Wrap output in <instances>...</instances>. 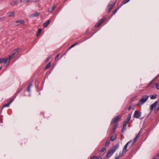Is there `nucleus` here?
Listing matches in <instances>:
<instances>
[{
    "mask_svg": "<svg viewBox=\"0 0 159 159\" xmlns=\"http://www.w3.org/2000/svg\"><path fill=\"white\" fill-rule=\"evenodd\" d=\"M40 15V13L36 12L34 13L33 14L30 15V18H33L34 17H36L39 16Z\"/></svg>",
    "mask_w": 159,
    "mask_h": 159,
    "instance_id": "ddd939ff",
    "label": "nucleus"
},
{
    "mask_svg": "<svg viewBox=\"0 0 159 159\" xmlns=\"http://www.w3.org/2000/svg\"><path fill=\"white\" fill-rule=\"evenodd\" d=\"M159 102V99H158L157 101L153 103L152 105H151L150 109L152 111L153 110L154 108H156L157 105V103Z\"/></svg>",
    "mask_w": 159,
    "mask_h": 159,
    "instance_id": "9d476101",
    "label": "nucleus"
},
{
    "mask_svg": "<svg viewBox=\"0 0 159 159\" xmlns=\"http://www.w3.org/2000/svg\"><path fill=\"white\" fill-rule=\"evenodd\" d=\"M1 69H2V66H0V70H1Z\"/></svg>",
    "mask_w": 159,
    "mask_h": 159,
    "instance_id": "de8ad7c7",
    "label": "nucleus"
},
{
    "mask_svg": "<svg viewBox=\"0 0 159 159\" xmlns=\"http://www.w3.org/2000/svg\"><path fill=\"white\" fill-rule=\"evenodd\" d=\"M158 77V75L152 81H151L149 83V84H148V86L151 85L152 84V81H155L156 80V79Z\"/></svg>",
    "mask_w": 159,
    "mask_h": 159,
    "instance_id": "cd10ccee",
    "label": "nucleus"
},
{
    "mask_svg": "<svg viewBox=\"0 0 159 159\" xmlns=\"http://www.w3.org/2000/svg\"><path fill=\"white\" fill-rule=\"evenodd\" d=\"M1 18H0V20H1Z\"/></svg>",
    "mask_w": 159,
    "mask_h": 159,
    "instance_id": "8fccbe9b",
    "label": "nucleus"
},
{
    "mask_svg": "<svg viewBox=\"0 0 159 159\" xmlns=\"http://www.w3.org/2000/svg\"><path fill=\"white\" fill-rule=\"evenodd\" d=\"M51 62H50L48 63L46 66L44 68V70H45L47 69H48L51 66Z\"/></svg>",
    "mask_w": 159,
    "mask_h": 159,
    "instance_id": "6ab92c4d",
    "label": "nucleus"
},
{
    "mask_svg": "<svg viewBox=\"0 0 159 159\" xmlns=\"http://www.w3.org/2000/svg\"><path fill=\"white\" fill-rule=\"evenodd\" d=\"M157 95L156 94L152 95L150 96V98L151 99H153L156 98Z\"/></svg>",
    "mask_w": 159,
    "mask_h": 159,
    "instance_id": "393cba45",
    "label": "nucleus"
},
{
    "mask_svg": "<svg viewBox=\"0 0 159 159\" xmlns=\"http://www.w3.org/2000/svg\"><path fill=\"white\" fill-rule=\"evenodd\" d=\"M97 159H102L101 157L99 156L97 158Z\"/></svg>",
    "mask_w": 159,
    "mask_h": 159,
    "instance_id": "c03bdc74",
    "label": "nucleus"
},
{
    "mask_svg": "<svg viewBox=\"0 0 159 159\" xmlns=\"http://www.w3.org/2000/svg\"><path fill=\"white\" fill-rule=\"evenodd\" d=\"M148 98V96L147 95L143 96L138 103L137 105L139 106L142 105L147 100Z\"/></svg>",
    "mask_w": 159,
    "mask_h": 159,
    "instance_id": "20e7f679",
    "label": "nucleus"
},
{
    "mask_svg": "<svg viewBox=\"0 0 159 159\" xmlns=\"http://www.w3.org/2000/svg\"><path fill=\"white\" fill-rule=\"evenodd\" d=\"M119 9V7L116 8L115 10L113 11L112 13L111 14V17L117 12Z\"/></svg>",
    "mask_w": 159,
    "mask_h": 159,
    "instance_id": "4be33fe9",
    "label": "nucleus"
},
{
    "mask_svg": "<svg viewBox=\"0 0 159 159\" xmlns=\"http://www.w3.org/2000/svg\"><path fill=\"white\" fill-rule=\"evenodd\" d=\"M158 156L159 155L158 154L157 156H155L153 159H158Z\"/></svg>",
    "mask_w": 159,
    "mask_h": 159,
    "instance_id": "f704fd0d",
    "label": "nucleus"
},
{
    "mask_svg": "<svg viewBox=\"0 0 159 159\" xmlns=\"http://www.w3.org/2000/svg\"><path fill=\"white\" fill-rule=\"evenodd\" d=\"M10 105V104L9 102L8 103L4 105L3 106V107L2 108L3 109L4 107H9V106Z\"/></svg>",
    "mask_w": 159,
    "mask_h": 159,
    "instance_id": "2f4dec72",
    "label": "nucleus"
},
{
    "mask_svg": "<svg viewBox=\"0 0 159 159\" xmlns=\"http://www.w3.org/2000/svg\"><path fill=\"white\" fill-rule=\"evenodd\" d=\"M135 142L134 141H132V140L129 141L124 146L123 150L122 153L125 154L127 152L128 150L127 149V148L128 145H129V148L131 147L135 143Z\"/></svg>",
    "mask_w": 159,
    "mask_h": 159,
    "instance_id": "f03ea898",
    "label": "nucleus"
},
{
    "mask_svg": "<svg viewBox=\"0 0 159 159\" xmlns=\"http://www.w3.org/2000/svg\"><path fill=\"white\" fill-rule=\"evenodd\" d=\"M110 141L109 140H107L106 142L105 146H108L109 145V144H110Z\"/></svg>",
    "mask_w": 159,
    "mask_h": 159,
    "instance_id": "7c9ffc66",
    "label": "nucleus"
},
{
    "mask_svg": "<svg viewBox=\"0 0 159 159\" xmlns=\"http://www.w3.org/2000/svg\"><path fill=\"white\" fill-rule=\"evenodd\" d=\"M120 156V154L119 156H116L115 157V159H119Z\"/></svg>",
    "mask_w": 159,
    "mask_h": 159,
    "instance_id": "c9c22d12",
    "label": "nucleus"
},
{
    "mask_svg": "<svg viewBox=\"0 0 159 159\" xmlns=\"http://www.w3.org/2000/svg\"><path fill=\"white\" fill-rule=\"evenodd\" d=\"M33 84L32 82H30L29 84L27 87V91L28 92H30V88L32 86Z\"/></svg>",
    "mask_w": 159,
    "mask_h": 159,
    "instance_id": "a211bd4d",
    "label": "nucleus"
},
{
    "mask_svg": "<svg viewBox=\"0 0 159 159\" xmlns=\"http://www.w3.org/2000/svg\"><path fill=\"white\" fill-rule=\"evenodd\" d=\"M78 44V42H76L75 43H74V44L75 45V46L76 45Z\"/></svg>",
    "mask_w": 159,
    "mask_h": 159,
    "instance_id": "49530a36",
    "label": "nucleus"
},
{
    "mask_svg": "<svg viewBox=\"0 0 159 159\" xmlns=\"http://www.w3.org/2000/svg\"><path fill=\"white\" fill-rule=\"evenodd\" d=\"M57 6L56 5H54V6L52 7L49 8L48 10L51 12H52L56 8Z\"/></svg>",
    "mask_w": 159,
    "mask_h": 159,
    "instance_id": "2eb2a0df",
    "label": "nucleus"
},
{
    "mask_svg": "<svg viewBox=\"0 0 159 159\" xmlns=\"http://www.w3.org/2000/svg\"><path fill=\"white\" fill-rule=\"evenodd\" d=\"M131 118V114H129L128 115V117L126 119V120L123 123V128L122 129V131L123 132L126 129V125L129 121L130 120Z\"/></svg>",
    "mask_w": 159,
    "mask_h": 159,
    "instance_id": "7ed1b4c3",
    "label": "nucleus"
},
{
    "mask_svg": "<svg viewBox=\"0 0 159 159\" xmlns=\"http://www.w3.org/2000/svg\"><path fill=\"white\" fill-rule=\"evenodd\" d=\"M156 86V88H157L159 90V84H157Z\"/></svg>",
    "mask_w": 159,
    "mask_h": 159,
    "instance_id": "58836bf2",
    "label": "nucleus"
},
{
    "mask_svg": "<svg viewBox=\"0 0 159 159\" xmlns=\"http://www.w3.org/2000/svg\"><path fill=\"white\" fill-rule=\"evenodd\" d=\"M50 21L51 20H48L46 22H45L43 24V26L45 28L47 27L49 24Z\"/></svg>",
    "mask_w": 159,
    "mask_h": 159,
    "instance_id": "4468645a",
    "label": "nucleus"
},
{
    "mask_svg": "<svg viewBox=\"0 0 159 159\" xmlns=\"http://www.w3.org/2000/svg\"><path fill=\"white\" fill-rule=\"evenodd\" d=\"M24 21L23 20H17L16 21L15 25L16 26H17L19 25L20 24H24Z\"/></svg>",
    "mask_w": 159,
    "mask_h": 159,
    "instance_id": "9b49d317",
    "label": "nucleus"
},
{
    "mask_svg": "<svg viewBox=\"0 0 159 159\" xmlns=\"http://www.w3.org/2000/svg\"><path fill=\"white\" fill-rule=\"evenodd\" d=\"M159 110V104L158 105V107L157 108H155L154 111L155 112H157Z\"/></svg>",
    "mask_w": 159,
    "mask_h": 159,
    "instance_id": "bb28decb",
    "label": "nucleus"
},
{
    "mask_svg": "<svg viewBox=\"0 0 159 159\" xmlns=\"http://www.w3.org/2000/svg\"><path fill=\"white\" fill-rule=\"evenodd\" d=\"M23 88H21V89H20L19 90V91H18L17 92V93L18 94V93H20V92H21L22 91V90H23Z\"/></svg>",
    "mask_w": 159,
    "mask_h": 159,
    "instance_id": "e433bc0d",
    "label": "nucleus"
},
{
    "mask_svg": "<svg viewBox=\"0 0 159 159\" xmlns=\"http://www.w3.org/2000/svg\"><path fill=\"white\" fill-rule=\"evenodd\" d=\"M157 84H156V83H154V84H153L152 85V88H155V87H156V85H157Z\"/></svg>",
    "mask_w": 159,
    "mask_h": 159,
    "instance_id": "4c0bfd02",
    "label": "nucleus"
},
{
    "mask_svg": "<svg viewBox=\"0 0 159 159\" xmlns=\"http://www.w3.org/2000/svg\"><path fill=\"white\" fill-rule=\"evenodd\" d=\"M113 126V128L112 130V132H114L115 131L116 128L118 126V124H116L115 125H111Z\"/></svg>",
    "mask_w": 159,
    "mask_h": 159,
    "instance_id": "aec40b11",
    "label": "nucleus"
},
{
    "mask_svg": "<svg viewBox=\"0 0 159 159\" xmlns=\"http://www.w3.org/2000/svg\"><path fill=\"white\" fill-rule=\"evenodd\" d=\"M90 159H97V157L96 156H94L91 157Z\"/></svg>",
    "mask_w": 159,
    "mask_h": 159,
    "instance_id": "473e14b6",
    "label": "nucleus"
},
{
    "mask_svg": "<svg viewBox=\"0 0 159 159\" xmlns=\"http://www.w3.org/2000/svg\"><path fill=\"white\" fill-rule=\"evenodd\" d=\"M11 57H9V58L5 57L3 58H0V63L4 62V63H7V62L9 63L10 61V59Z\"/></svg>",
    "mask_w": 159,
    "mask_h": 159,
    "instance_id": "6e6552de",
    "label": "nucleus"
},
{
    "mask_svg": "<svg viewBox=\"0 0 159 159\" xmlns=\"http://www.w3.org/2000/svg\"><path fill=\"white\" fill-rule=\"evenodd\" d=\"M8 17L14 16L15 13L14 12H9L7 13Z\"/></svg>",
    "mask_w": 159,
    "mask_h": 159,
    "instance_id": "dca6fc26",
    "label": "nucleus"
},
{
    "mask_svg": "<svg viewBox=\"0 0 159 159\" xmlns=\"http://www.w3.org/2000/svg\"><path fill=\"white\" fill-rule=\"evenodd\" d=\"M119 145L117 144L114 146L112 148L110 149L106 155V157L107 158H109L113 153L115 152L117 148L119 147Z\"/></svg>",
    "mask_w": 159,
    "mask_h": 159,
    "instance_id": "f257e3e1",
    "label": "nucleus"
},
{
    "mask_svg": "<svg viewBox=\"0 0 159 159\" xmlns=\"http://www.w3.org/2000/svg\"><path fill=\"white\" fill-rule=\"evenodd\" d=\"M121 116L120 115H118L115 116L114 118H113L111 122V125H115L116 124H118L117 122H118L119 120L121 118Z\"/></svg>",
    "mask_w": 159,
    "mask_h": 159,
    "instance_id": "39448f33",
    "label": "nucleus"
},
{
    "mask_svg": "<svg viewBox=\"0 0 159 159\" xmlns=\"http://www.w3.org/2000/svg\"><path fill=\"white\" fill-rule=\"evenodd\" d=\"M115 2H111L107 6L106 10L108 13H109L113 7L115 5Z\"/></svg>",
    "mask_w": 159,
    "mask_h": 159,
    "instance_id": "423d86ee",
    "label": "nucleus"
},
{
    "mask_svg": "<svg viewBox=\"0 0 159 159\" xmlns=\"http://www.w3.org/2000/svg\"><path fill=\"white\" fill-rule=\"evenodd\" d=\"M20 48H17L14 50L12 53V55L11 56H9V57H11L10 59L12 58L13 57V56L16 54V52H17L19 50Z\"/></svg>",
    "mask_w": 159,
    "mask_h": 159,
    "instance_id": "f8f14e48",
    "label": "nucleus"
},
{
    "mask_svg": "<svg viewBox=\"0 0 159 159\" xmlns=\"http://www.w3.org/2000/svg\"><path fill=\"white\" fill-rule=\"evenodd\" d=\"M132 109V107H131V106H130L129 107V108H128V110L129 111H130V110H131V109Z\"/></svg>",
    "mask_w": 159,
    "mask_h": 159,
    "instance_id": "37998d69",
    "label": "nucleus"
},
{
    "mask_svg": "<svg viewBox=\"0 0 159 159\" xmlns=\"http://www.w3.org/2000/svg\"><path fill=\"white\" fill-rule=\"evenodd\" d=\"M42 29L41 28H39L38 30V32L37 34V36H39L42 31Z\"/></svg>",
    "mask_w": 159,
    "mask_h": 159,
    "instance_id": "5701e85b",
    "label": "nucleus"
},
{
    "mask_svg": "<svg viewBox=\"0 0 159 159\" xmlns=\"http://www.w3.org/2000/svg\"><path fill=\"white\" fill-rule=\"evenodd\" d=\"M106 148H105L103 147V148H102L101 149L100 152H105V151H106Z\"/></svg>",
    "mask_w": 159,
    "mask_h": 159,
    "instance_id": "c756f323",
    "label": "nucleus"
},
{
    "mask_svg": "<svg viewBox=\"0 0 159 159\" xmlns=\"http://www.w3.org/2000/svg\"><path fill=\"white\" fill-rule=\"evenodd\" d=\"M116 136L115 135H114L111 136V138H110L111 140L112 141H114L115 140V139L116 138Z\"/></svg>",
    "mask_w": 159,
    "mask_h": 159,
    "instance_id": "b1692460",
    "label": "nucleus"
},
{
    "mask_svg": "<svg viewBox=\"0 0 159 159\" xmlns=\"http://www.w3.org/2000/svg\"><path fill=\"white\" fill-rule=\"evenodd\" d=\"M30 0H25L26 2L27 3L29 2H30Z\"/></svg>",
    "mask_w": 159,
    "mask_h": 159,
    "instance_id": "a18cd8bd",
    "label": "nucleus"
},
{
    "mask_svg": "<svg viewBox=\"0 0 159 159\" xmlns=\"http://www.w3.org/2000/svg\"><path fill=\"white\" fill-rule=\"evenodd\" d=\"M51 57H52V56L51 55L47 57V58L46 59V60H45L46 62H48L49 60L51 58Z\"/></svg>",
    "mask_w": 159,
    "mask_h": 159,
    "instance_id": "c85d7f7f",
    "label": "nucleus"
},
{
    "mask_svg": "<svg viewBox=\"0 0 159 159\" xmlns=\"http://www.w3.org/2000/svg\"><path fill=\"white\" fill-rule=\"evenodd\" d=\"M141 112L138 110H136L134 113L133 117L136 119L139 118L141 116Z\"/></svg>",
    "mask_w": 159,
    "mask_h": 159,
    "instance_id": "1a4fd4ad",
    "label": "nucleus"
},
{
    "mask_svg": "<svg viewBox=\"0 0 159 159\" xmlns=\"http://www.w3.org/2000/svg\"><path fill=\"white\" fill-rule=\"evenodd\" d=\"M106 20V18L105 17H103L102 19H100L98 22L95 25V27H99Z\"/></svg>",
    "mask_w": 159,
    "mask_h": 159,
    "instance_id": "0eeeda50",
    "label": "nucleus"
},
{
    "mask_svg": "<svg viewBox=\"0 0 159 159\" xmlns=\"http://www.w3.org/2000/svg\"><path fill=\"white\" fill-rule=\"evenodd\" d=\"M140 132H139V133L136 136L135 138L134 139L133 141L135 143L137 140H138V139L139 138L140 136Z\"/></svg>",
    "mask_w": 159,
    "mask_h": 159,
    "instance_id": "f3484780",
    "label": "nucleus"
},
{
    "mask_svg": "<svg viewBox=\"0 0 159 159\" xmlns=\"http://www.w3.org/2000/svg\"><path fill=\"white\" fill-rule=\"evenodd\" d=\"M10 101L9 102V103L11 104L12 103V102L13 101V98H11L10 99Z\"/></svg>",
    "mask_w": 159,
    "mask_h": 159,
    "instance_id": "ea45409f",
    "label": "nucleus"
},
{
    "mask_svg": "<svg viewBox=\"0 0 159 159\" xmlns=\"http://www.w3.org/2000/svg\"><path fill=\"white\" fill-rule=\"evenodd\" d=\"M86 33L87 34H89V30H87L86 31Z\"/></svg>",
    "mask_w": 159,
    "mask_h": 159,
    "instance_id": "79ce46f5",
    "label": "nucleus"
},
{
    "mask_svg": "<svg viewBox=\"0 0 159 159\" xmlns=\"http://www.w3.org/2000/svg\"><path fill=\"white\" fill-rule=\"evenodd\" d=\"M130 0H124L122 2V4L121 6H122V5L126 4L128 2H129Z\"/></svg>",
    "mask_w": 159,
    "mask_h": 159,
    "instance_id": "a878e982",
    "label": "nucleus"
},
{
    "mask_svg": "<svg viewBox=\"0 0 159 159\" xmlns=\"http://www.w3.org/2000/svg\"><path fill=\"white\" fill-rule=\"evenodd\" d=\"M20 1H21V2H22V0H20Z\"/></svg>",
    "mask_w": 159,
    "mask_h": 159,
    "instance_id": "09e8293b",
    "label": "nucleus"
},
{
    "mask_svg": "<svg viewBox=\"0 0 159 159\" xmlns=\"http://www.w3.org/2000/svg\"><path fill=\"white\" fill-rule=\"evenodd\" d=\"M75 46V45H74V44H72V45L71 46H70V47L69 48V49H68L67 50H70V49L71 48H72L73 47Z\"/></svg>",
    "mask_w": 159,
    "mask_h": 159,
    "instance_id": "72a5a7b5",
    "label": "nucleus"
},
{
    "mask_svg": "<svg viewBox=\"0 0 159 159\" xmlns=\"http://www.w3.org/2000/svg\"><path fill=\"white\" fill-rule=\"evenodd\" d=\"M59 54H57V56L55 57V60H56L57 59L58 57L59 56Z\"/></svg>",
    "mask_w": 159,
    "mask_h": 159,
    "instance_id": "a19ab883",
    "label": "nucleus"
},
{
    "mask_svg": "<svg viewBox=\"0 0 159 159\" xmlns=\"http://www.w3.org/2000/svg\"><path fill=\"white\" fill-rule=\"evenodd\" d=\"M18 0H15L12 1L11 2V5L13 6H14L16 4L18 3Z\"/></svg>",
    "mask_w": 159,
    "mask_h": 159,
    "instance_id": "412c9836",
    "label": "nucleus"
}]
</instances>
